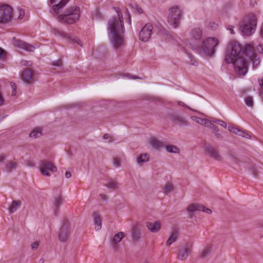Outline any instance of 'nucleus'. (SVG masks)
Masks as SVG:
<instances>
[{
    "instance_id": "f257e3e1",
    "label": "nucleus",
    "mask_w": 263,
    "mask_h": 263,
    "mask_svg": "<svg viewBox=\"0 0 263 263\" xmlns=\"http://www.w3.org/2000/svg\"><path fill=\"white\" fill-rule=\"evenodd\" d=\"M253 47L250 44H246L244 47L236 41L229 43L226 51L225 62L227 63H233L234 69L238 74L244 76L248 71L247 64L244 56L250 57L254 68L260 64L259 55L253 53Z\"/></svg>"
},
{
    "instance_id": "f03ea898",
    "label": "nucleus",
    "mask_w": 263,
    "mask_h": 263,
    "mask_svg": "<svg viewBox=\"0 0 263 263\" xmlns=\"http://www.w3.org/2000/svg\"><path fill=\"white\" fill-rule=\"evenodd\" d=\"M118 17H114L108 21L107 29L109 38L113 47L119 49L123 46L124 27L122 14L119 7H115Z\"/></svg>"
},
{
    "instance_id": "7ed1b4c3",
    "label": "nucleus",
    "mask_w": 263,
    "mask_h": 263,
    "mask_svg": "<svg viewBox=\"0 0 263 263\" xmlns=\"http://www.w3.org/2000/svg\"><path fill=\"white\" fill-rule=\"evenodd\" d=\"M80 16V10L79 7L71 6L67 8L64 13L57 17L61 23L72 24L77 21Z\"/></svg>"
},
{
    "instance_id": "20e7f679",
    "label": "nucleus",
    "mask_w": 263,
    "mask_h": 263,
    "mask_svg": "<svg viewBox=\"0 0 263 263\" xmlns=\"http://www.w3.org/2000/svg\"><path fill=\"white\" fill-rule=\"evenodd\" d=\"M257 25V18L254 14H249L240 23L239 29L243 35L250 36L255 31Z\"/></svg>"
},
{
    "instance_id": "39448f33",
    "label": "nucleus",
    "mask_w": 263,
    "mask_h": 263,
    "mask_svg": "<svg viewBox=\"0 0 263 263\" xmlns=\"http://www.w3.org/2000/svg\"><path fill=\"white\" fill-rule=\"evenodd\" d=\"M218 43V40L216 38L208 37L204 40L200 45H196L193 48H199L205 55L212 56L214 54L215 47Z\"/></svg>"
},
{
    "instance_id": "423d86ee",
    "label": "nucleus",
    "mask_w": 263,
    "mask_h": 263,
    "mask_svg": "<svg viewBox=\"0 0 263 263\" xmlns=\"http://www.w3.org/2000/svg\"><path fill=\"white\" fill-rule=\"evenodd\" d=\"M183 13L180 6H173L168 9L167 22L173 28H176L179 25Z\"/></svg>"
},
{
    "instance_id": "0eeeda50",
    "label": "nucleus",
    "mask_w": 263,
    "mask_h": 263,
    "mask_svg": "<svg viewBox=\"0 0 263 263\" xmlns=\"http://www.w3.org/2000/svg\"><path fill=\"white\" fill-rule=\"evenodd\" d=\"M12 9L7 5L0 6V23L6 24L10 21L12 18Z\"/></svg>"
},
{
    "instance_id": "6e6552de",
    "label": "nucleus",
    "mask_w": 263,
    "mask_h": 263,
    "mask_svg": "<svg viewBox=\"0 0 263 263\" xmlns=\"http://www.w3.org/2000/svg\"><path fill=\"white\" fill-rule=\"evenodd\" d=\"M52 32L55 35L60 36L70 42L76 43L82 47L81 40L76 36H71L69 34L66 33L62 30L59 28H53L52 30Z\"/></svg>"
},
{
    "instance_id": "1a4fd4ad",
    "label": "nucleus",
    "mask_w": 263,
    "mask_h": 263,
    "mask_svg": "<svg viewBox=\"0 0 263 263\" xmlns=\"http://www.w3.org/2000/svg\"><path fill=\"white\" fill-rule=\"evenodd\" d=\"M57 170V167L51 162L47 160L41 161L40 164V171L43 175L50 176V174L48 171L55 172Z\"/></svg>"
},
{
    "instance_id": "9d476101",
    "label": "nucleus",
    "mask_w": 263,
    "mask_h": 263,
    "mask_svg": "<svg viewBox=\"0 0 263 263\" xmlns=\"http://www.w3.org/2000/svg\"><path fill=\"white\" fill-rule=\"evenodd\" d=\"M70 235V223L65 219L63 221L62 226L59 233V239L62 242H65Z\"/></svg>"
},
{
    "instance_id": "9b49d317",
    "label": "nucleus",
    "mask_w": 263,
    "mask_h": 263,
    "mask_svg": "<svg viewBox=\"0 0 263 263\" xmlns=\"http://www.w3.org/2000/svg\"><path fill=\"white\" fill-rule=\"evenodd\" d=\"M153 29L151 23L146 24L139 32V39L143 42H147L151 38Z\"/></svg>"
},
{
    "instance_id": "f8f14e48",
    "label": "nucleus",
    "mask_w": 263,
    "mask_h": 263,
    "mask_svg": "<svg viewBox=\"0 0 263 263\" xmlns=\"http://www.w3.org/2000/svg\"><path fill=\"white\" fill-rule=\"evenodd\" d=\"M205 153L209 155L211 158L218 161L222 160L223 158L220 155L219 152L215 149L210 144H206L204 146Z\"/></svg>"
},
{
    "instance_id": "ddd939ff",
    "label": "nucleus",
    "mask_w": 263,
    "mask_h": 263,
    "mask_svg": "<svg viewBox=\"0 0 263 263\" xmlns=\"http://www.w3.org/2000/svg\"><path fill=\"white\" fill-rule=\"evenodd\" d=\"M197 211H203L208 214H211L212 213V210L211 209L196 203L191 204L187 208V211L188 212L189 215L190 217H192L194 215V212Z\"/></svg>"
},
{
    "instance_id": "4468645a",
    "label": "nucleus",
    "mask_w": 263,
    "mask_h": 263,
    "mask_svg": "<svg viewBox=\"0 0 263 263\" xmlns=\"http://www.w3.org/2000/svg\"><path fill=\"white\" fill-rule=\"evenodd\" d=\"M170 119L173 123L180 126H185L189 125L186 119L179 114L173 113L171 114Z\"/></svg>"
},
{
    "instance_id": "2eb2a0df",
    "label": "nucleus",
    "mask_w": 263,
    "mask_h": 263,
    "mask_svg": "<svg viewBox=\"0 0 263 263\" xmlns=\"http://www.w3.org/2000/svg\"><path fill=\"white\" fill-rule=\"evenodd\" d=\"M21 78L26 84L33 83L35 81L34 71L29 69H26L22 71Z\"/></svg>"
},
{
    "instance_id": "dca6fc26",
    "label": "nucleus",
    "mask_w": 263,
    "mask_h": 263,
    "mask_svg": "<svg viewBox=\"0 0 263 263\" xmlns=\"http://www.w3.org/2000/svg\"><path fill=\"white\" fill-rule=\"evenodd\" d=\"M192 251V245L186 243L183 248L179 251L178 258L181 260H184L187 258Z\"/></svg>"
},
{
    "instance_id": "f3484780",
    "label": "nucleus",
    "mask_w": 263,
    "mask_h": 263,
    "mask_svg": "<svg viewBox=\"0 0 263 263\" xmlns=\"http://www.w3.org/2000/svg\"><path fill=\"white\" fill-rule=\"evenodd\" d=\"M202 35V31L199 28H195L191 30L190 33V40L195 42V45L192 46V48L198 45L196 42L198 43L200 41Z\"/></svg>"
},
{
    "instance_id": "a211bd4d",
    "label": "nucleus",
    "mask_w": 263,
    "mask_h": 263,
    "mask_svg": "<svg viewBox=\"0 0 263 263\" xmlns=\"http://www.w3.org/2000/svg\"><path fill=\"white\" fill-rule=\"evenodd\" d=\"M14 44L15 46L28 51L32 52L35 49V47L32 45L28 44L27 43L20 40H14Z\"/></svg>"
},
{
    "instance_id": "6ab92c4d",
    "label": "nucleus",
    "mask_w": 263,
    "mask_h": 263,
    "mask_svg": "<svg viewBox=\"0 0 263 263\" xmlns=\"http://www.w3.org/2000/svg\"><path fill=\"white\" fill-rule=\"evenodd\" d=\"M146 226L151 232L157 233L161 229V223L158 221L154 222H147L146 223Z\"/></svg>"
},
{
    "instance_id": "aec40b11",
    "label": "nucleus",
    "mask_w": 263,
    "mask_h": 263,
    "mask_svg": "<svg viewBox=\"0 0 263 263\" xmlns=\"http://www.w3.org/2000/svg\"><path fill=\"white\" fill-rule=\"evenodd\" d=\"M149 143L153 148L156 149H159L165 146V143L163 141L159 140L155 137L151 138Z\"/></svg>"
},
{
    "instance_id": "412c9836",
    "label": "nucleus",
    "mask_w": 263,
    "mask_h": 263,
    "mask_svg": "<svg viewBox=\"0 0 263 263\" xmlns=\"http://www.w3.org/2000/svg\"><path fill=\"white\" fill-rule=\"evenodd\" d=\"M228 129L230 132L239 136L245 137L246 138H250V136L248 133H246L244 131L241 130L240 129L237 127L229 126H228Z\"/></svg>"
},
{
    "instance_id": "4be33fe9",
    "label": "nucleus",
    "mask_w": 263,
    "mask_h": 263,
    "mask_svg": "<svg viewBox=\"0 0 263 263\" xmlns=\"http://www.w3.org/2000/svg\"><path fill=\"white\" fill-rule=\"evenodd\" d=\"M63 202V198L61 195L55 197L53 201L54 205V213L55 215H58L60 206L62 204Z\"/></svg>"
},
{
    "instance_id": "5701e85b",
    "label": "nucleus",
    "mask_w": 263,
    "mask_h": 263,
    "mask_svg": "<svg viewBox=\"0 0 263 263\" xmlns=\"http://www.w3.org/2000/svg\"><path fill=\"white\" fill-rule=\"evenodd\" d=\"M93 219L94 224L95 225V229L98 231L101 229L102 227V219L101 216L98 212H94L93 213Z\"/></svg>"
},
{
    "instance_id": "b1692460",
    "label": "nucleus",
    "mask_w": 263,
    "mask_h": 263,
    "mask_svg": "<svg viewBox=\"0 0 263 263\" xmlns=\"http://www.w3.org/2000/svg\"><path fill=\"white\" fill-rule=\"evenodd\" d=\"M69 0H61L59 3L52 6V9L55 13H59L62 9L65 6Z\"/></svg>"
},
{
    "instance_id": "393cba45",
    "label": "nucleus",
    "mask_w": 263,
    "mask_h": 263,
    "mask_svg": "<svg viewBox=\"0 0 263 263\" xmlns=\"http://www.w3.org/2000/svg\"><path fill=\"white\" fill-rule=\"evenodd\" d=\"M178 238V233L177 230H174L166 242V246H170L172 243L176 242Z\"/></svg>"
},
{
    "instance_id": "a878e982",
    "label": "nucleus",
    "mask_w": 263,
    "mask_h": 263,
    "mask_svg": "<svg viewBox=\"0 0 263 263\" xmlns=\"http://www.w3.org/2000/svg\"><path fill=\"white\" fill-rule=\"evenodd\" d=\"M140 231L137 227H135L132 231V236L133 240L136 241L139 240L141 237Z\"/></svg>"
},
{
    "instance_id": "bb28decb",
    "label": "nucleus",
    "mask_w": 263,
    "mask_h": 263,
    "mask_svg": "<svg viewBox=\"0 0 263 263\" xmlns=\"http://www.w3.org/2000/svg\"><path fill=\"white\" fill-rule=\"evenodd\" d=\"M162 190L164 194L167 195L173 191L174 185L171 182H167L163 186Z\"/></svg>"
},
{
    "instance_id": "cd10ccee",
    "label": "nucleus",
    "mask_w": 263,
    "mask_h": 263,
    "mask_svg": "<svg viewBox=\"0 0 263 263\" xmlns=\"http://www.w3.org/2000/svg\"><path fill=\"white\" fill-rule=\"evenodd\" d=\"M149 161V156L147 154L144 153L141 154L137 158V162L138 163L146 162Z\"/></svg>"
},
{
    "instance_id": "c85d7f7f",
    "label": "nucleus",
    "mask_w": 263,
    "mask_h": 263,
    "mask_svg": "<svg viewBox=\"0 0 263 263\" xmlns=\"http://www.w3.org/2000/svg\"><path fill=\"white\" fill-rule=\"evenodd\" d=\"M125 236L124 233L122 232H120L117 233L113 238V242L117 244L120 242L122 239Z\"/></svg>"
},
{
    "instance_id": "c756f323",
    "label": "nucleus",
    "mask_w": 263,
    "mask_h": 263,
    "mask_svg": "<svg viewBox=\"0 0 263 263\" xmlns=\"http://www.w3.org/2000/svg\"><path fill=\"white\" fill-rule=\"evenodd\" d=\"M165 148L168 153H179L180 152V149L177 146L173 145L165 146Z\"/></svg>"
},
{
    "instance_id": "7c9ffc66",
    "label": "nucleus",
    "mask_w": 263,
    "mask_h": 263,
    "mask_svg": "<svg viewBox=\"0 0 263 263\" xmlns=\"http://www.w3.org/2000/svg\"><path fill=\"white\" fill-rule=\"evenodd\" d=\"M17 163L15 162L10 161L5 166L6 171L7 172H10L12 170L16 168Z\"/></svg>"
},
{
    "instance_id": "2f4dec72",
    "label": "nucleus",
    "mask_w": 263,
    "mask_h": 263,
    "mask_svg": "<svg viewBox=\"0 0 263 263\" xmlns=\"http://www.w3.org/2000/svg\"><path fill=\"white\" fill-rule=\"evenodd\" d=\"M42 135V130L40 128H36L33 130L29 135L31 138H36L41 136Z\"/></svg>"
},
{
    "instance_id": "473e14b6",
    "label": "nucleus",
    "mask_w": 263,
    "mask_h": 263,
    "mask_svg": "<svg viewBox=\"0 0 263 263\" xmlns=\"http://www.w3.org/2000/svg\"><path fill=\"white\" fill-rule=\"evenodd\" d=\"M105 185L109 189L114 190L117 187L118 183L115 180H111Z\"/></svg>"
},
{
    "instance_id": "72a5a7b5",
    "label": "nucleus",
    "mask_w": 263,
    "mask_h": 263,
    "mask_svg": "<svg viewBox=\"0 0 263 263\" xmlns=\"http://www.w3.org/2000/svg\"><path fill=\"white\" fill-rule=\"evenodd\" d=\"M211 250V247H205L200 254V257L202 258L206 257L210 254Z\"/></svg>"
},
{
    "instance_id": "f704fd0d",
    "label": "nucleus",
    "mask_w": 263,
    "mask_h": 263,
    "mask_svg": "<svg viewBox=\"0 0 263 263\" xmlns=\"http://www.w3.org/2000/svg\"><path fill=\"white\" fill-rule=\"evenodd\" d=\"M18 205V203L16 200H13L11 206L9 208L10 213H13L16 210V207Z\"/></svg>"
},
{
    "instance_id": "c9c22d12",
    "label": "nucleus",
    "mask_w": 263,
    "mask_h": 263,
    "mask_svg": "<svg viewBox=\"0 0 263 263\" xmlns=\"http://www.w3.org/2000/svg\"><path fill=\"white\" fill-rule=\"evenodd\" d=\"M7 52L2 48L0 47V60H5L7 59Z\"/></svg>"
},
{
    "instance_id": "e433bc0d",
    "label": "nucleus",
    "mask_w": 263,
    "mask_h": 263,
    "mask_svg": "<svg viewBox=\"0 0 263 263\" xmlns=\"http://www.w3.org/2000/svg\"><path fill=\"white\" fill-rule=\"evenodd\" d=\"M213 123H217L219 124L222 127L226 128H227V123L222 120L217 119H212Z\"/></svg>"
},
{
    "instance_id": "4c0bfd02",
    "label": "nucleus",
    "mask_w": 263,
    "mask_h": 263,
    "mask_svg": "<svg viewBox=\"0 0 263 263\" xmlns=\"http://www.w3.org/2000/svg\"><path fill=\"white\" fill-rule=\"evenodd\" d=\"M245 103L246 105L249 106L250 107H252L253 106V98L251 96H248L245 98Z\"/></svg>"
},
{
    "instance_id": "58836bf2",
    "label": "nucleus",
    "mask_w": 263,
    "mask_h": 263,
    "mask_svg": "<svg viewBox=\"0 0 263 263\" xmlns=\"http://www.w3.org/2000/svg\"><path fill=\"white\" fill-rule=\"evenodd\" d=\"M113 164L115 167H119L121 166V159L119 158H113Z\"/></svg>"
},
{
    "instance_id": "ea45409f",
    "label": "nucleus",
    "mask_w": 263,
    "mask_h": 263,
    "mask_svg": "<svg viewBox=\"0 0 263 263\" xmlns=\"http://www.w3.org/2000/svg\"><path fill=\"white\" fill-rule=\"evenodd\" d=\"M17 12L18 13V18L22 19L23 18L25 15V11L21 8H17Z\"/></svg>"
},
{
    "instance_id": "a19ab883",
    "label": "nucleus",
    "mask_w": 263,
    "mask_h": 263,
    "mask_svg": "<svg viewBox=\"0 0 263 263\" xmlns=\"http://www.w3.org/2000/svg\"><path fill=\"white\" fill-rule=\"evenodd\" d=\"M212 123V120H209L206 119H205L202 125H204L206 127L210 128Z\"/></svg>"
},
{
    "instance_id": "79ce46f5",
    "label": "nucleus",
    "mask_w": 263,
    "mask_h": 263,
    "mask_svg": "<svg viewBox=\"0 0 263 263\" xmlns=\"http://www.w3.org/2000/svg\"><path fill=\"white\" fill-rule=\"evenodd\" d=\"M10 86H11V87L12 89V96H15L16 95V85L13 83V82H11L10 83Z\"/></svg>"
},
{
    "instance_id": "37998d69",
    "label": "nucleus",
    "mask_w": 263,
    "mask_h": 263,
    "mask_svg": "<svg viewBox=\"0 0 263 263\" xmlns=\"http://www.w3.org/2000/svg\"><path fill=\"white\" fill-rule=\"evenodd\" d=\"M52 65L57 67H61L62 66V61L57 60L52 62Z\"/></svg>"
},
{
    "instance_id": "c03bdc74",
    "label": "nucleus",
    "mask_w": 263,
    "mask_h": 263,
    "mask_svg": "<svg viewBox=\"0 0 263 263\" xmlns=\"http://www.w3.org/2000/svg\"><path fill=\"white\" fill-rule=\"evenodd\" d=\"M258 83L262 89L261 91L260 92V96L263 101V78L261 80H258Z\"/></svg>"
},
{
    "instance_id": "a18cd8bd",
    "label": "nucleus",
    "mask_w": 263,
    "mask_h": 263,
    "mask_svg": "<svg viewBox=\"0 0 263 263\" xmlns=\"http://www.w3.org/2000/svg\"><path fill=\"white\" fill-rule=\"evenodd\" d=\"M205 119H201L199 117H195L194 121L199 124L203 125Z\"/></svg>"
},
{
    "instance_id": "49530a36",
    "label": "nucleus",
    "mask_w": 263,
    "mask_h": 263,
    "mask_svg": "<svg viewBox=\"0 0 263 263\" xmlns=\"http://www.w3.org/2000/svg\"><path fill=\"white\" fill-rule=\"evenodd\" d=\"M256 49L259 53L263 54V45L262 44H258L256 46Z\"/></svg>"
},
{
    "instance_id": "de8ad7c7",
    "label": "nucleus",
    "mask_w": 263,
    "mask_h": 263,
    "mask_svg": "<svg viewBox=\"0 0 263 263\" xmlns=\"http://www.w3.org/2000/svg\"><path fill=\"white\" fill-rule=\"evenodd\" d=\"M234 26L232 25H229L227 27V29L229 30L232 34H235V32L234 30Z\"/></svg>"
},
{
    "instance_id": "09e8293b",
    "label": "nucleus",
    "mask_w": 263,
    "mask_h": 263,
    "mask_svg": "<svg viewBox=\"0 0 263 263\" xmlns=\"http://www.w3.org/2000/svg\"><path fill=\"white\" fill-rule=\"evenodd\" d=\"M251 170L254 176H257L258 174V172L255 166H252L251 168Z\"/></svg>"
},
{
    "instance_id": "8fccbe9b",
    "label": "nucleus",
    "mask_w": 263,
    "mask_h": 263,
    "mask_svg": "<svg viewBox=\"0 0 263 263\" xmlns=\"http://www.w3.org/2000/svg\"><path fill=\"white\" fill-rule=\"evenodd\" d=\"M210 128L213 130L214 133H215V132H218L219 131L218 128L214 124V123L212 124L211 126L210 127Z\"/></svg>"
},
{
    "instance_id": "3c124183",
    "label": "nucleus",
    "mask_w": 263,
    "mask_h": 263,
    "mask_svg": "<svg viewBox=\"0 0 263 263\" xmlns=\"http://www.w3.org/2000/svg\"><path fill=\"white\" fill-rule=\"evenodd\" d=\"M21 63H22V64H23L24 65H26V66H31L32 64V63L30 61H22L21 62Z\"/></svg>"
},
{
    "instance_id": "603ef678",
    "label": "nucleus",
    "mask_w": 263,
    "mask_h": 263,
    "mask_svg": "<svg viewBox=\"0 0 263 263\" xmlns=\"http://www.w3.org/2000/svg\"><path fill=\"white\" fill-rule=\"evenodd\" d=\"M39 246V243L37 241H35L31 244V248L32 249H36Z\"/></svg>"
},
{
    "instance_id": "864d4df0",
    "label": "nucleus",
    "mask_w": 263,
    "mask_h": 263,
    "mask_svg": "<svg viewBox=\"0 0 263 263\" xmlns=\"http://www.w3.org/2000/svg\"><path fill=\"white\" fill-rule=\"evenodd\" d=\"M126 76L128 78H129L130 79H141L139 77L136 76H132V75L129 74H126Z\"/></svg>"
},
{
    "instance_id": "5fc2aeb1",
    "label": "nucleus",
    "mask_w": 263,
    "mask_h": 263,
    "mask_svg": "<svg viewBox=\"0 0 263 263\" xmlns=\"http://www.w3.org/2000/svg\"><path fill=\"white\" fill-rule=\"evenodd\" d=\"M214 134H215V136L217 139H222L223 138V137L221 135V134L219 133L218 132H215Z\"/></svg>"
},
{
    "instance_id": "6e6d98bb",
    "label": "nucleus",
    "mask_w": 263,
    "mask_h": 263,
    "mask_svg": "<svg viewBox=\"0 0 263 263\" xmlns=\"http://www.w3.org/2000/svg\"><path fill=\"white\" fill-rule=\"evenodd\" d=\"M189 55L190 58H191V63H192V65H196V61H193V60L192 59V58H193V57H192V55H191V54L189 53Z\"/></svg>"
},
{
    "instance_id": "4d7b16f0",
    "label": "nucleus",
    "mask_w": 263,
    "mask_h": 263,
    "mask_svg": "<svg viewBox=\"0 0 263 263\" xmlns=\"http://www.w3.org/2000/svg\"><path fill=\"white\" fill-rule=\"evenodd\" d=\"M71 176V174L69 172H66L65 173V177L67 178H69Z\"/></svg>"
},
{
    "instance_id": "13d9d810",
    "label": "nucleus",
    "mask_w": 263,
    "mask_h": 263,
    "mask_svg": "<svg viewBox=\"0 0 263 263\" xmlns=\"http://www.w3.org/2000/svg\"><path fill=\"white\" fill-rule=\"evenodd\" d=\"M110 138V136H109V135L108 134H104V136H103V138H104V139H108V138Z\"/></svg>"
},
{
    "instance_id": "bf43d9fd",
    "label": "nucleus",
    "mask_w": 263,
    "mask_h": 263,
    "mask_svg": "<svg viewBox=\"0 0 263 263\" xmlns=\"http://www.w3.org/2000/svg\"><path fill=\"white\" fill-rule=\"evenodd\" d=\"M137 11L138 13H139V14H141V13H143V10L140 8H137Z\"/></svg>"
},
{
    "instance_id": "052dcab7",
    "label": "nucleus",
    "mask_w": 263,
    "mask_h": 263,
    "mask_svg": "<svg viewBox=\"0 0 263 263\" xmlns=\"http://www.w3.org/2000/svg\"><path fill=\"white\" fill-rule=\"evenodd\" d=\"M100 196L101 197V198L103 200H106V196L105 195H100Z\"/></svg>"
},
{
    "instance_id": "680f3d73",
    "label": "nucleus",
    "mask_w": 263,
    "mask_h": 263,
    "mask_svg": "<svg viewBox=\"0 0 263 263\" xmlns=\"http://www.w3.org/2000/svg\"><path fill=\"white\" fill-rule=\"evenodd\" d=\"M5 159V157L3 156H0V162H3Z\"/></svg>"
},
{
    "instance_id": "e2e57ef3",
    "label": "nucleus",
    "mask_w": 263,
    "mask_h": 263,
    "mask_svg": "<svg viewBox=\"0 0 263 263\" xmlns=\"http://www.w3.org/2000/svg\"><path fill=\"white\" fill-rule=\"evenodd\" d=\"M39 263H43L44 262V259L43 258H41L39 260Z\"/></svg>"
},
{
    "instance_id": "0e129e2a",
    "label": "nucleus",
    "mask_w": 263,
    "mask_h": 263,
    "mask_svg": "<svg viewBox=\"0 0 263 263\" xmlns=\"http://www.w3.org/2000/svg\"><path fill=\"white\" fill-rule=\"evenodd\" d=\"M50 4H52L57 1V0H49Z\"/></svg>"
},
{
    "instance_id": "69168bd1",
    "label": "nucleus",
    "mask_w": 263,
    "mask_h": 263,
    "mask_svg": "<svg viewBox=\"0 0 263 263\" xmlns=\"http://www.w3.org/2000/svg\"><path fill=\"white\" fill-rule=\"evenodd\" d=\"M179 105H182V106H184V103H183V102H181V101L179 102Z\"/></svg>"
},
{
    "instance_id": "338daca9",
    "label": "nucleus",
    "mask_w": 263,
    "mask_h": 263,
    "mask_svg": "<svg viewBox=\"0 0 263 263\" xmlns=\"http://www.w3.org/2000/svg\"><path fill=\"white\" fill-rule=\"evenodd\" d=\"M232 159H233V160L235 162H237V159L235 157H232Z\"/></svg>"
},
{
    "instance_id": "774afa93",
    "label": "nucleus",
    "mask_w": 263,
    "mask_h": 263,
    "mask_svg": "<svg viewBox=\"0 0 263 263\" xmlns=\"http://www.w3.org/2000/svg\"><path fill=\"white\" fill-rule=\"evenodd\" d=\"M126 11H127V13H128V16H129V18H130V15H129V13L128 10L127 9H126Z\"/></svg>"
}]
</instances>
